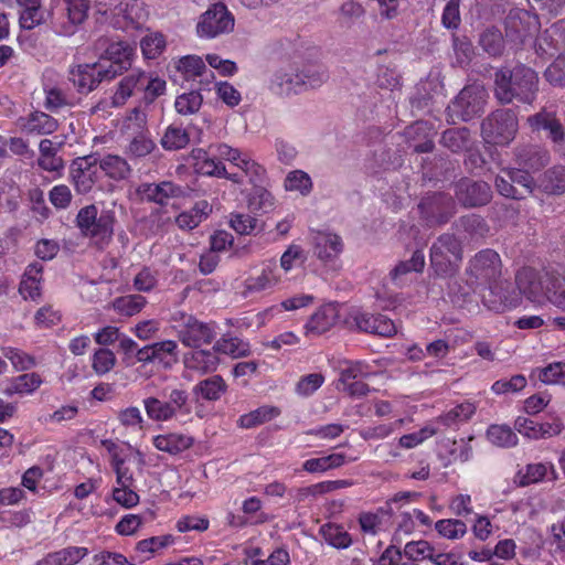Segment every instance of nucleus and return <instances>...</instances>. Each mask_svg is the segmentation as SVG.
I'll use <instances>...</instances> for the list:
<instances>
[{
	"mask_svg": "<svg viewBox=\"0 0 565 565\" xmlns=\"http://www.w3.org/2000/svg\"><path fill=\"white\" fill-rule=\"evenodd\" d=\"M285 188L288 191H299L302 195H308L312 189V181L308 173L295 170L287 174Z\"/></svg>",
	"mask_w": 565,
	"mask_h": 565,
	"instance_id": "obj_57",
	"label": "nucleus"
},
{
	"mask_svg": "<svg viewBox=\"0 0 565 565\" xmlns=\"http://www.w3.org/2000/svg\"><path fill=\"white\" fill-rule=\"evenodd\" d=\"M479 45L492 57H499L504 52V38L497 26H489L479 34Z\"/></svg>",
	"mask_w": 565,
	"mask_h": 565,
	"instance_id": "obj_39",
	"label": "nucleus"
},
{
	"mask_svg": "<svg viewBox=\"0 0 565 565\" xmlns=\"http://www.w3.org/2000/svg\"><path fill=\"white\" fill-rule=\"evenodd\" d=\"M351 327L358 329L359 331L386 338L396 333V327L393 320L383 315L355 312L351 316Z\"/></svg>",
	"mask_w": 565,
	"mask_h": 565,
	"instance_id": "obj_20",
	"label": "nucleus"
},
{
	"mask_svg": "<svg viewBox=\"0 0 565 565\" xmlns=\"http://www.w3.org/2000/svg\"><path fill=\"white\" fill-rule=\"evenodd\" d=\"M551 277V271H544L543 274L536 271L533 268H522L515 276V284L518 287V294L524 295L529 300L533 302H542L547 300V282L546 280Z\"/></svg>",
	"mask_w": 565,
	"mask_h": 565,
	"instance_id": "obj_16",
	"label": "nucleus"
},
{
	"mask_svg": "<svg viewBox=\"0 0 565 565\" xmlns=\"http://www.w3.org/2000/svg\"><path fill=\"white\" fill-rule=\"evenodd\" d=\"M275 206L273 194L263 184L253 188L248 198V207L254 212L268 213Z\"/></svg>",
	"mask_w": 565,
	"mask_h": 565,
	"instance_id": "obj_48",
	"label": "nucleus"
},
{
	"mask_svg": "<svg viewBox=\"0 0 565 565\" xmlns=\"http://www.w3.org/2000/svg\"><path fill=\"white\" fill-rule=\"evenodd\" d=\"M488 291L483 295V305L495 313H502L518 307L521 297L509 282L488 284Z\"/></svg>",
	"mask_w": 565,
	"mask_h": 565,
	"instance_id": "obj_17",
	"label": "nucleus"
},
{
	"mask_svg": "<svg viewBox=\"0 0 565 565\" xmlns=\"http://www.w3.org/2000/svg\"><path fill=\"white\" fill-rule=\"evenodd\" d=\"M300 82H303V92L320 87L329 78L327 68L317 63H307L298 70Z\"/></svg>",
	"mask_w": 565,
	"mask_h": 565,
	"instance_id": "obj_36",
	"label": "nucleus"
},
{
	"mask_svg": "<svg viewBox=\"0 0 565 565\" xmlns=\"http://www.w3.org/2000/svg\"><path fill=\"white\" fill-rule=\"evenodd\" d=\"M476 412V406L470 402L461 403L449 412L440 415L438 422L444 426L451 427L459 423L467 422Z\"/></svg>",
	"mask_w": 565,
	"mask_h": 565,
	"instance_id": "obj_50",
	"label": "nucleus"
},
{
	"mask_svg": "<svg viewBox=\"0 0 565 565\" xmlns=\"http://www.w3.org/2000/svg\"><path fill=\"white\" fill-rule=\"evenodd\" d=\"M19 127L26 134L51 135L57 127V120L43 111H33L18 120Z\"/></svg>",
	"mask_w": 565,
	"mask_h": 565,
	"instance_id": "obj_25",
	"label": "nucleus"
},
{
	"mask_svg": "<svg viewBox=\"0 0 565 565\" xmlns=\"http://www.w3.org/2000/svg\"><path fill=\"white\" fill-rule=\"evenodd\" d=\"M145 305L146 299L140 295L119 297L114 301L115 310L128 317L140 312Z\"/></svg>",
	"mask_w": 565,
	"mask_h": 565,
	"instance_id": "obj_59",
	"label": "nucleus"
},
{
	"mask_svg": "<svg viewBox=\"0 0 565 565\" xmlns=\"http://www.w3.org/2000/svg\"><path fill=\"white\" fill-rule=\"evenodd\" d=\"M280 415V409L276 406L264 405L238 418V426L242 428H253L265 424Z\"/></svg>",
	"mask_w": 565,
	"mask_h": 565,
	"instance_id": "obj_41",
	"label": "nucleus"
},
{
	"mask_svg": "<svg viewBox=\"0 0 565 565\" xmlns=\"http://www.w3.org/2000/svg\"><path fill=\"white\" fill-rule=\"evenodd\" d=\"M70 79L77 92L88 94L98 87L104 81H111L116 77V71L107 67L106 62L85 63L74 66L70 71Z\"/></svg>",
	"mask_w": 565,
	"mask_h": 565,
	"instance_id": "obj_8",
	"label": "nucleus"
},
{
	"mask_svg": "<svg viewBox=\"0 0 565 565\" xmlns=\"http://www.w3.org/2000/svg\"><path fill=\"white\" fill-rule=\"evenodd\" d=\"M345 461V455L331 454L329 456L308 459L303 462L302 469L310 473L324 472L329 469L341 467Z\"/></svg>",
	"mask_w": 565,
	"mask_h": 565,
	"instance_id": "obj_47",
	"label": "nucleus"
},
{
	"mask_svg": "<svg viewBox=\"0 0 565 565\" xmlns=\"http://www.w3.org/2000/svg\"><path fill=\"white\" fill-rule=\"evenodd\" d=\"M551 473V480L556 479V472L554 466L551 462H536L529 463L525 467L524 472L519 471L518 477L520 478V486L525 487L532 483L543 481L545 477Z\"/></svg>",
	"mask_w": 565,
	"mask_h": 565,
	"instance_id": "obj_40",
	"label": "nucleus"
},
{
	"mask_svg": "<svg viewBox=\"0 0 565 565\" xmlns=\"http://www.w3.org/2000/svg\"><path fill=\"white\" fill-rule=\"evenodd\" d=\"M537 379L546 385L565 386V362H553L545 367L534 370Z\"/></svg>",
	"mask_w": 565,
	"mask_h": 565,
	"instance_id": "obj_49",
	"label": "nucleus"
},
{
	"mask_svg": "<svg viewBox=\"0 0 565 565\" xmlns=\"http://www.w3.org/2000/svg\"><path fill=\"white\" fill-rule=\"evenodd\" d=\"M492 189L481 180L462 178L455 184V198L466 209L481 207L492 200Z\"/></svg>",
	"mask_w": 565,
	"mask_h": 565,
	"instance_id": "obj_12",
	"label": "nucleus"
},
{
	"mask_svg": "<svg viewBox=\"0 0 565 565\" xmlns=\"http://www.w3.org/2000/svg\"><path fill=\"white\" fill-rule=\"evenodd\" d=\"M71 179L77 193H88L98 180L97 159L94 156L74 159L71 164Z\"/></svg>",
	"mask_w": 565,
	"mask_h": 565,
	"instance_id": "obj_18",
	"label": "nucleus"
},
{
	"mask_svg": "<svg viewBox=\"0 0 565 565\" xmlns=\"http://www.w3.org/2000/svg\"><path fill=\"white\" fill-rule=\"evenodd\" d=\"M298 70L284 66L276 70L269 81V89L278 96H291L303 92Z\"/></svg>",
	"mask_w": 565,
	"mask_h": 565,
	"instance_id": "obj_21",
	"label": "nucleus"
},
{
	"mask_svg": "<svg viewBox=\"0 0 565 565\" xmlns=\"http://www.w3.org/2000/svg\"><path fill=\"white\" fill-rule=\"evenodd\" d=\"M186 188L169 180L160 182H141L136 186L135 194L140 202L152 203L161 207L167 206L171 200L186 195Z\"/></svg>",
	"mask_w": 565,
	"mask_h": 565,
	"instance_id": "obj_10",
	"label": "nucleus"
},
{
	"mask_svg": "<svg viewBox=\"0 0 565 565\" xmlns=\"http://www.w3.org/2000/svg\"><path fill=\"white\" fill-rule=\"evenodd\" d=\"M115 222L116 217L113 211L103 210L98 214L95 204L82 207L75 218L76 227L81 234L99 247L108 245L111 241Z\"/></svg>",
	"mask_w": 565,
	"mask_h": 565,
	"instance_id": "obj_3",
	"label": "nucleus"
},
{
	"mask_svg": "<svg viewBox=\"0 0 565 565\" xmlns=\"http://www.w3.org/2000/svg\"><path fill=\"white\" fill-rule=\"evenodd\" d=\"M339 312L334 305L327 303L321 306L310 317L305 328L307 333L322 334L329 331L338 321Z\"/></svg>",
	"mask_w": 565,
	"mask_h": 565,
	"instance_id": "obj_27",
	"label": "nucleus"
},
{
	"mask_svg": "<svg viewBox=\"0 0 565 565\" xmlns=\"http://www.w3.org/2000/svg\"><path fill=\"white\" fill-rule=\"evenodd\" d=\"M463 258L460 239L451 233L439 235L429 249L430 267L439 277L454 276Z\"/></svg>",
	"mask_w": 565,
	"mask_h": 565,
	"instance_id": "obj_4",
	"label": "nucleus"
},
{
	"mask_svg": "<svg viewBox=\"0 0 565 565\" xmlns=\"http://www.w3.org/2000/svg\"><path fill=\"white\" fill-rule=\"evenodd\" d=\"M170 321L178 339L188 348L198 349L210 344L216 337L214 323L201 321L185 311H174Z\"/></svg>",
	"mask_w": 565,
	"mask_h": 565,
	"instance_id": "obj_5",
	"label": "nucleus"
},
{
	"mask_svg": "<svg viewBox=\"0 0 565 565\" xmlns=\"http://www.w3.org/2000/svg\"><path fill=\"white\" fill-rule=\"evenodd\" d=\"M234 29V17L226 6L217 2L207 9L198 23V33L205 38H216Z\"/></svg>",
	"mask_w": 565,
	"mask_h": 565,
	"instance_id": "obj_13",
	"label": "nucleus"
},
{
	"mask_svg": "<svg viewBox=\"0 0 565 565\" xmlns=\"http://www.w3.org/2000/svg\"><path fill=\"white\" fill-rule=\"evenodd\" d=\"M214 351L232 355L234 358L246 356L249 352V347L246 342L238 338L220 339L213 345Z\"/></svg>",
	"mask_w": 565,
	"mask_h": 565,
	"instance_id": "obj_54",
	"label": "nucleus"
},
{
	"mask_svg": "<svg viewBox=\"0 0 565 565\" xmlns=\"http://www.w3.org/2000/svg\"><path fill=\"white\" fill-rule=\"evenodd\" d=\"M502 263L500 255L486 248L478 252L468 263L466 273L473 282L488 285L495 282L501 276Z\"/></svg>",
	"mask_w": 565,
	"mask_h": 565,
	"instance_id": "obj_9",
	"label": "nucleus"
},
{
	"mask_svg": "<svg viewBox=\"0 0 565 565\" xmlns=\"http://www.w3.org/2000/svg\"><path fill=\"white\" fill-rule=\"evenodd\" d=\"M537 73L519 63L514 67H501L493 74V95L501 105L514 102L531 105L539 93Z\"/></svg>",
	"mask_w": 565,
	"mask_h": 565,
	"instance_id": "obj_1",
	"label": "nucleus"
},
{
	"mask_svg": "<svg viewBox=\"0 0 565 565\" xmlns=\"http://www.w3.org/2000/svg\"><path fill=\"white\" fill-rule=\"evenodd\" d=\"M454 227L458 232H462L470 239L484 238L490 232V226L486 220L478 214H468L459 217L454 223Z\"/></svg>",
	"mask_w": 565,
	"mask_h": 565,
	"instance_id": "obj_29",
	"label": "nucleus"
},
{
	"mask_svg": "<svg viewBox=\"0 0 565 565\" xmlns=\"http://www.w3.org/2000/svg\"><path fill=\"white\" fill-rule=\"evenodd\" d=\"M108 6L114 7L116 14L122 17L134 29H140L149 15L141 0H111Z\"/></svg>",
	"mask_w": 565,
	"mask_h": 565,
	"instance_id": "obj_22",
	"label": "nucleus"
},
{
	"mask_svg": "<svg viewBox=\"0 0 565 565\" xmlns=\"http://www.w3.org/2000/svg\"><path fill=\"white\" fill-rule=\"evenodd\" d=\"M488 97L489 94L481 84L465 86L451 105L447 107L448 121L452 124L457 119L468 121L473 117L480 116L484 110Z\"/></svg>",
	"mask_w": 565,
	"mask_h": 565,
	"instance_id": "obj_7",
	"label": "nucleus"
},
{
	"mask_svg": "<svg viewBox=\"0 0 565 565\" xmlns=\"http://www.w3.org/2000/svg\"><path fill=\"white\" fill-rule=\"evenodd\" d=\"M547 282V301L565 310V274L551 271Z\"/></svg>",
	"mask_w": 565,
	"mask_h": 565,
	"instance_id": "obj_45",
	"label": "nucleus"
},
{
	"mask_svg": "<svg viewBox=\"0 0 565 565\" xmlns=\"http://www.w3.org/2000/svg\"><path fill=\"white\" fill-rule=\"evenodd\" d=\"M116 364V356L109 349H98L95 351L92 361V367L98 375L108 373Z\"/></svg>",
	"mask_w": 565,
	"mask_h": 565,
	"instance_id": "obj_62",
	"label": "nucleus"
},
{
	"mask_svg": "<svg viewBox=\"0 0 565 565\" xmlns=\"http://www.w3.org/2000/svg\"><path fill=\"white\" fill-rule=\"evenodd\" d=\"M166 45V38L160 32L149 33L140 41L141 52L148 60H154L160 56L164 51Z\"/></svg>",
	"mask_w": 565,
	"mask_h": 565,
	"instance_id": "obj_53",
	"label": "nucleus"
},
{
	"mask_svg": "<svg viewBox=\"0 0 565 565\" xmlns=\"http://www.w3.org/2000/svg\"><path fill=\"white\" fill-rule=\"evenodd\" d=\"M436 531L445 539L457 540L467 533V525L458 519H445L435 523Z\"/></svg>",
	"mask_w": 565,
	"mask_h": 565,
	"instance_id": "obj_55",
	"label": "nucleus"
},
{
	"mask_svg": "<svg viewBox=\"0 0 565 565\" xmlns=\"http://www.w3.org/2000/svg\"><path fill=\"white\" fill-rule=\"evenodd\" d=\"M534 19L525 10L513 9L504 20L505 39L509 43L520 49L526 39L531 36Z\"/></svg>",
	"mask_w": 565,
	"mask_h": 565,
	"instance_id": "obj_19",
	"label": "nucleus"
},
{
	"mask_svg": "<svg viewBox=\"0 0 565 565\" xmlns=\"http://www.w3.org/2000/svg\"><path fill=\"white\" fill-rule=\"evenodd\" d=\"M218 362L220 360L214 349L196 350L189 353L184 359V364L188 369L198 371L201 374L215 371Z\"/></svg>",
	"mask_w": 565,
	"mask_h": 565,
	"instance_id": "obj_30",
	"label": "nucleus"
},
{
	"mask_svg": "<svg viewBox=\"0 0 565 565\" xmlns=\"http://www.w3.org/2000/svg\"><path fill=\"white\" fill-rule=\"evenodd\" d=\"M43 265L39 262L29 264L19 285V294L24 299L36 300L41 296Z\"/></svg>",
	"mask_w": 565,
	"mask_h": 565,
	"instance_id": "obj_26",
	"label": "nucleus"
},
{
	"mask_svg": "<svg viewBox=\"0 0 565 565\" xmlns=\"http://www.w3.org/2000/svg\"><path fill=\"white\" fill-rule=\"evenodd\" d=\"M146 81L147 75L140 72L132 73L124 77L119 82L118 88L111 98V106L117 107L124 105L127 98L132 95L135 89L141 90Z\"/></svg>",
	"mask_w": 565,
	"mask_h": 565,
	"instance_id": "obj_34",
	"label": "nucleus"
},
{
	"mask_svg": "<svg viewBox=\"0 0 565 565\" xmlns=\"http://www.w3.org/2000/svg\"><path fill=\"white\" fill-rule=\"evenodd\" d=\"M227 385L221 375H213L200 381L194 387L193 393L200 394L205 401H217L225 393Z\"/></svg>",
	"mask_w": 565,
	"mask_h": 565,
	"instance_id": "obj_43",
	"label": "nucleus"
},
{
	"mask_svg": "<svg viewBox=\"0 0 565 565\" xmlns=\"http://www.w3.org/2000/svg\"><path fill=\"white\" fill-rule=\"evenodd\" d=\"M425 255L422 249H416L407 260L398 262L391 270L390 277L395 285H401L402 277L409 273H422L425 268Z\"/></svg>",
	"mask_w": 565,
	"mask_h": 565,
	"instance_id": "obj_37",
	"label": "nucleus"
},
{
	"mask_svg": "<svg viewBox=\"0 0 565 565\" xmlns=\"http://www.w3.org/2000/svg\"><path fill=\"white\" fill-rule=\"evenodd\" d=\"M307 260V253L300 245L291 244L280 257V267L287 273Z\"/></svg>",
	"mask_w": 565,
	"mask_h": 565,
	"instance_id": "obj_61",
	"label": "nucleus"
},
{
	"mask_svg": "<svg viewBox=\"0 0 565 565\" xmlns=\"http://www.w3.org/2000/svg\"><path fill=\"white\" fill-rule=\"evenodd\" d=\"M527 124L533 130L543 129L548 131V138L552 141L561 138V135L564 132L563 126L556 118L555 114L546 111L545 109L533 116H530L527 118Z\"/></svg>",
	"mask_w": 565,
	"mask_h": 565,
	"instance_id": "obj_32",
	"label": "nucleus"
},
{
	"mask_svg": "<svg viewBox=\"0 0 565 565\" xmlns=\"http://www.w3.org/2000/svg\"><path fill=\"white\" fill-rule=\"evenodd\" d=\"M280 277L277 273V266L275 262L266 264L262 273L248 280V289L252 291H263L273 288L278 284Z\"/></svg>",
	"mask_w": 565,
	"mask_h": 565,
	"instance_id": "obj_44",
	"label": "nucleus"
},
{
	"mask_svg": "<svg viewBox=\"0 0 565 565\" xmlns=\"http://www.w3.org/2000/svg\"><path fill=\"white\" fill-rule=\"evenodd\" d=\"M487 437L498 447H512L518 444L516 434L505 425H491L487 430Z\"/></svg>",
	"mask_w": 565,
	"mask_h": 565,
	"instance_id": "obj_52",
	"label": "nucleus"
},
{
	"mask_svg": "<svg viewBox=\"0 0 565 565\" xmlns=\"http://www.w3.org/2000/svg\"><path fill=\"white\" fill-rule=\"evenodd\" d=\"M156 143L146 135L140 134L132 138L126 149V153L132 158H142L150 154Z\"/></svg>",
	"mask_w": 565,
	"mask_h": 565,
	"instance_id": "obj_63",
	"label": "nucleus"
},
{
	"mask_svg": "<svg viewBox=\"0 0 565 565\" xmlns=\"http://www.w3.org/2000/svg\"><path fill=\"white\" fill-rule=\"evenodd\" d=\"M89 0H63L58 17L53 14V28L60 35H73L86 18Z\"/></svg>",
	"mask_w": 565,
	"mask_h": 565,
	"instance_id": "obj_11",
	"label": "nucleus"
},
{
	"mask_svg": "<svg viewBox=\"0 0 565 565\" xmlns=\"http://www.w3.org/2000/svg\"><path fill=\"white\" fill-rule=\"evenodd\" d=\"M440 143L454 153L465 151L470 145V131L468 128H450L443 132Z\"/></svg>",
	"mask_w": 565,
	"mask_h": 565,
	"instance_id": "obj_42",
	"label": "nucleus"
},
{
	"mask_svg": "<svg viewBox=\"0 0 565 565\" xmlns=\"http://www.w3.org/2000/svg\"><path fill=\"white\" fill-rule=\"evenodd\" d=\"M540 188L547 194L565 193V167L554 166L547 169L539 179Z\"/></svg>",
	"mask_w": 565,
	"mask_h": 565,
	"instance_id": "obj_35",
	"label": "nucleus"
},
{
	"mask_svg": "<svg viewBox=\"0 0 565 565\" xmlns=\"http://www.w3.org/2000/svg\"><path fill=\"white\" fill-rule=\"evenodd\" d=\"M142 403L148 418L153 422H168L192 413L190 394L182 387H167L162 399L150 396Z\"/></svg>",
	"mask_w": 565,
	"mask_h": 565,
	"instance_id": "obj_2",
	"label": "nucleus"
},
{
	"mask_svg": "<svg viewBox=\"0 0 565 565\" xmlns=\"http://www.w3.org/2000/svg\"><path fill=\"white\" fill-rule=\"evenodd\" d=\"M519 129L516 114L512 109L499 108L490 113L481 122V136L487 143L507 146Z\"/></svg>",
	"mask_w": 565,
	"mask_h": 565,
	"instance_id": "obj_6",
	"label": "nucleus"
},
{
	"mask_svg": "<svg viewBox=\"0 0 565 565\" xmlns=\"http://www.w3.org/2000/svg\"><path fill=\"white\" fill-rule=\"evenodd\" d=\"M516 163L530 171H539L548 164L551 157L547 149L539 145H524L515 149Z\"/></svg>",
	"mask_w": 565,
	"mask_h": 565,
	"instance_id": "obj_23",
	"label": "nucleus"
},
{
	"mask_svg": "<svg viewBox=\"0 0 565 565\" xmlns=\"http://www.w3.org/2000/svg\"><path fill=\"white\" fill-rule=\"evenodd\" d=\"M190 142V136L185 129L174 125H170L163 136L161 137L160 143L164 150L174 151L185 148Z\"/></svg>",
	"mask_w": 565,
	"mask_h": 565,
	"instance_id": "obj_46",
	"label": "nucleus"
},
{
	"mask_svg": "<svg viewBox=\"0 0 565 565\" xmlns=\"http://www.w3.org/2000/svg\"><path fill=\"white\" fill-rule=\"evenodd\" d=\"M320 533L324 541L335 548H347L352 543L350 534L343 527L335 524L321 526Z\"/></svg>",
	"mask_w": 565,
	"mask_h": 565,
	"instance_id": "obj_51",
	"label": "nucleus"
},
{
	"mask_svg": "<svg viewBox=\"0 0 565 565\" xmlns=\"http://www.w3.org/2000/svg\"><path fill=\"white\" fill-rule=\"evenodd\" d=\"M97 47L104 49V56L99 61H104L107 67L116 71V76L128 70L132 64L135 47L125 41H111L107 36H100L97 40Z\"/></svg>",
	"mask_w": 565,
	"mask_h": 565,
	"instance_id": "obj_15",
	"label": "nucleus"
},
{
	"mask_svg": "<svg viewBox=\"0 0 565 565\" xmlns=\"http://www.w3.org/2000/svg\"><path fill=\"white\" fill-rule=\"evenodd\" d=\"M203 97L198 90H191L177 97L174 107L181 115H192L199 111Z\"/></svg>",
	"mask_w": 565,
	"mask_h": 565,
	"instance_id": "obj_56",
	"label": "nucleus"
},
{
	"mask_svg": "<svg viewBox=\"0 0 565 565\" xmlns=\"http://www.w3.org/2000/svg\"><path fill=\"white\" fill-rule=\"evenodd\" d=\"M313 254L322 262H332L343 250V243L339 235L319 232L313 236Z\"/></svg>",
	"mask_w": 565,
	"mask_h": 565,
	"instance_id": "obj_24",
	"label": "nucleus"
},
{
	"mask_svg": "<svg viewBox=\"0 0 565 565\" xmlns=\"http://www.w3.org/2000/svg\"><path fill=\"white\" fill-rule=\"evenodd\" d=\"M503 174L512 180L513 185L518 184L521 192L525 193V196L531 194L534 190V180L530 174V170L524 168H507L502 170Z\"/></svg>",
	"mask_w": 565,
	"mask_h": 565,
	"instance_id": "obj_58",
	"label": "nucleus"
},
{
	"mask_svg": "<svg viewBox=\"0 0 565 565\" xmlns=\"http://www.w3.org/2000/svg\"><path fill=\"white\" fill-rule=\"evenodd\" d=\"M2 354L11 362L15 371H25L35 365L33 356L17 348H2Z\"/></svg>",
	"mask_w": 565,
	"mask_h": 565,
	"instance_id": "obj_60",
	"label": "nucleus"
},
{
	"mask_svg": "<svg viewBox=\"0 0 565 565\" xmlns=\"http://www.w3.org/2000/svg\"><path fill=\"white\" fill-rule=\"evenodd\" d=\"M20 8L19 24L24 30H33L45 22L42 0H15Z\"/></svg>",
	"mask_w": 565,
	"mask_h": 565,
	"instance_id": "obj_28",
	"label": "nucleus"
},
{
	"mask_svg": "<svg viewBox=\"0 0 565 565\" xmlns=\"http://www.w3.org/2000/svg\"><path fill=\"white\" fill-rule=\"evenodd\" d=\"M422 216L428 224H446L456 213L452 198L437 192L422 199L418 204Z\"/></svg>",
	"mask_w": 565,
	"mask_h": 565,
	"instance_id": "obj_14",
	"label": "nucleus"
},
{
	"mask_svg": "<svg viewBox=\"0 0 565 565\" xmlns=\"http://www.w3.org/2000/svg\"><path fill=\"white\" fill-rule=\"evenodd\" d=\"M99 169L103 170L108 178L115 181L126 180L132 172L127 160L117 154H106L99 161Z\"/></svg>",
	"mask_w": 565,
	"mask_h": 565,
	"instance_id": "obj_33",
	"label": "nucleus"
},
{
	"mask_svg": "<svg viewBox=\"0 0 565 565\" xmlns=\"http://www.w3.org/2000/svg\"><path fill=\"white\" fill-rule=\"evenodd\" d=\"M193 443L194 439L191 436L175 433L159 435L153 438L154 447L170 455H178L189 449Z\"/></svg>",
	"mask_w": 565,
	"mask_h": 565,
	"instance_id": "obj_31",
	"label": "nucleus"
},
{
	"mask_svg": "<svg viewBox=\"0 0 565 565\" xmlns=\"http://www.w3.org/2000/svg\"><path fill=\"white\" fill-rule=\"evenodd\" d=\"M42 382L38 373H24L11 379L3 392L7 396L14 394H32L41 386Z\"/></svg>",
	"mask_w": 565,
	"mask_h": 565,
	"instance_id": "obj_38",
	"label": "nucleus"
},
{
	"mask_svg": "<svg viewBox=\"0 0 565 565\" xmlns=\"http://www.w3.org/2000/svg\"><path fill=\"white\" fill-rule=\"evenodd\" d=\"M544 77L553 86H565V52L545 70Z\"/></svg>",
	"mask_w": 565,
	"mask_h": 565,
	"instance_id": "obj_64",
	"label": "nucleus"
}]
</instances>
